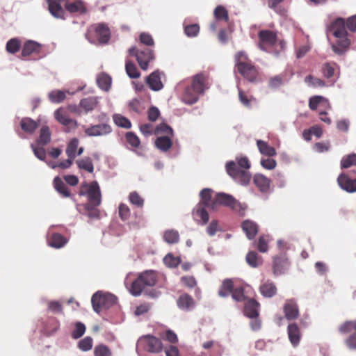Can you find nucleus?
Segmentation results:
<instances>
[{
    "label": "nucleus",
    "mask_w": 356,
    "mask_h": 356,
    "mask_svg": "<svg viewBox=\"0 0 356 356\" xmlns=\"http://www.w3.org/2000/svg\"><path fill=\"white\" fill-rule=\"evenodd\" d=\"M124 285L128 291L135 297L142 294L148 287L157 282V273L153 270H147L138 274L130 272L124 279Z\"/></svg>",
    "instance_id": "nucleus-1"
},
{
    "label": "nucleus",
    "mask_w": 356,
    "mask_h": 356,
    "mask_svg": "<svg viewBox=\"0 0 356 356\" xmlns=\"http://www.w3.org/2000/svg\"><path fill=\"white\" fill-rule=\"evenodd\" d=\"M47 3L50 13L58 19L64 18L63 4L66 10L76 15H84L88 11L85 3L81 0H47Z\"/></svg>",
    "instance_id": "nucleus-2"
},
{
    "label": "nucleus",
    "mask_w": 356,
    "mask_h": 356,
    "mask_svg": "<svg viewBox=\"0 0 356 356\" xmlns=\"http://www.w3.org/2000/svg\"><path fill=\"white\" fill-rule=\"evenodd\" d=\"M250 163L246 156L236 157V161H229L226 163L227 174L236 181L241 185H248L251 179V175L248 171Z\"/></svg>",
    "instance_id": "nucleus-3"
},
{
    "label": "nucleus",
    "mask_w": 356,
    "mask_h": 356,
    "mask_svg": "<svg viewBox=\"0 0 356 356\" xmlns=\"http://www.w3.org/2000/svg\"><path fill=\"white\" fill-rule=\"evenodd\" d=\"M235 67L238 72L251 83L259 81V72L257 67L244 51H239L234 55Z\"/></svg>",
    "instance_id": "nucleus-4"
},
{
    "label": "nucleus",
    "mask_w": 356,
    "mask_h": 356,
    "mask_svg": "<svg viewBox=\"0 0 356 356\" xmlns=\"http://www.w3.org/2000/svg\"><path fill=\"white\" fill-rule=\"evenodd\" d=\"M330 31L338 39L337 44L332 45L333 51L338 54H343L350 44V41L347 37L348 33L344 19L341 17L336 19L331 24Z\"/></svg>",
    "instance_id": "nucleus-5"
},
{
    "label": "nucleus",
    "mask_w": 356,
    "mask_h": 356,
    "mask_svg": "<svg viewBox=\"0 0 356 356\" xmlns=\"http://www.w3.org/2000/svg\"><path fill=\"white\" fill-rule=\"evenodd\" d=\"M81 195H86L88 197V204L85 207L89 209L90 207H97L100 205L102 202V195L100 188L97 181H92L90 184H83L81 186Z\"/></svg>",
    "instance_id": "nucleus-6"
},
{
    "label": "nucleus",
    "mask_w": 356,
    "mask_h": 356,
    "mask_svg": "<svg viewBox=\"0 0 356 356\" xmlns=\"http://www.w3.org/2000/svg\"><path fill=\"white\" fill-rule=\"evenodd\" d=\"M219 206L227 207L238 212L245 209L244 207L232 195L225 193H218L213 200L212 210H217Z\"/></svg>",
    "instance_id": "nucleus-7"
},
{
    "label": "nucleus",
    "mask_w": 356,
    "mask_h": 356,
    "mask_svg": "<svg viewBox=\"0 0 356 356\" xmlns=\"http://www.w3.org/2000/svg\"><path fill=\"white\" fill-rule=\"evenodd\" d=\"M117 298L109 293L97 291L93 294L91 302L93 309L99 313L102 309H108L116 303Z\"/></svg>",
    "instance_id": "nucleus-8"
},
{
    "label": "nucleus",
    "mask_w": 356,
    "mask_h": 356,
    "mask_svg": "<svg viewBox=\"0 0 356 356\" xmlns=\"http://www.w3.org/2000/svg\"><path fill=\"white\" fill-rule=\"evenodd\" d=\"M339 331L343 334L350 333L346 339L345 343L348 348L356 349V321L344 322L339 326Z\"/></svg>",
    "instance_id": "nucleus-9"
},
{
    "label": "nucleus",
    "mask_w": 356,
    "mask_h": 356,
    "mask_svg": "<svg viewBox=\"0 0 356 356\" xmlns=\"http://www.w3.org/2000/svg\"><path fill=\"white\" fill-rule=\"evenodd\" d=\"M137 346L149 353H159L163 346L161 341L152 335H146L140 337L137 342Z\"/></svg>",
    "instance_id": "nucleus-10"
},
{
    "label": "nucleus",
    "mask_w": 356,
    "mask_h": 356,
    "mask_svg": "<svg viewBox=\"0 0 356 356\" xmlns=\"http://www.w3.org/2000/svg\"><path fill=\"white\" fill-rule=\"evenodd\" d=\"M129 52L136 57L138 65L143 70H147L149 63L154 58L153 51L147 49L138 51L136 47H131L129 49Z\"/></svg>",
    "instance_id": "nucleus-11"
},
{
    "label": "nucleus",
    "mask_w": 356,
    "mask_h": 356,
    "mask_svg": "<svg viewBox=\"0 0 356 356\" xmlns=\"http://www.w3.org/2000/svg\"><path fill=\"white\" fill-rule=\"evenodd\" d=\"M259 47L266 51L268 47L273 46L277 42V34L270 30H261L258 33Z\"/></svg>",
    "instance_id": "nucleus-12"
},
{
    "label": "nucleus",
    "mask_w": 356,
    "mask_h": 356,
    "mask_svg": "<svg viewBox=\"0 0 356 356\" xmlns=\"http://www.w3.org/2000/svg\"><path fill=\"white\" fill-rule=\"evenodd\" d=\"M191 88L193 92L202 95L209 88V76L203 72L193 77Z\"/></svg>",
    "instance_id": "nucleus-13"
},
{
    "label": "nucleus",
    "mask_w": 356,
    "mask_h": 356,
    "mask_svg": "<svg viewBox=\"0 0 356 356\" xmlns=\"http://www.w3.org/2000/svg\"><path fill=\"white\" fill-rule=\"evenodd\" d=\"M289 266L287 258L284 254L273 257V272L275 276L284 273Z\"/></svg>",
    "instance_id": "nucleus-14"
},
{
    "label": "nucleus",
    "mask_w": 356,
    "mask_h": 356,
    "mask_svg": "<svg viewBox=\"0 0 356 356\" xmlns=\"http://www.w3.org/2000/svg\"><path fill=\"white\" fill-rule=\"evenodd\" d=\"M112 128L107 124H99L92 125L85 129V133L88 136H103L109 134Z\"/></svg>",
    "instance_id": "nucleus-15"
},
{
    "label": "nucleus",
    "mask_w": 356,
    "mask_h": 356,
    "mask_svg": "<svg viewBox=\"0 0 356 356\" xmlns=\"http://www.w3.org/2000/svg\"><path fill=\"white\" fill-rule=\"evenodd\" d=\"M283 310L285 318L289 321L296 320L300 315L298 306L296 302L293 299H289L286 301Z\"/></svg>",
    "instance_id": "nucleus-16"
},
{
    "label": "nucleus",
    "mask_w": 356,
    "mask_h": 356,
    "mask_svg": "<svg viewBox=\"0 0 356 356\" xmlns=\"http://www.w3.org/2000/svg\"><path fill=\"white\" fill-rule=\"evenodd\" d=\"M55 118L65 127V131L69 132L74 129L77 123L67 113H55Z\"/></svg>",
    "instance_id": "nucleus-17"
},
{
    "label": "nucleus",
    "mask_w": 356,
    "mask_h": 356,
    "mask_svg": "<svg viewBox=\"0 0 356 356\" xmlns=\"http://www.w3.org/2000/svg\"><path fill=\"white\" fill-rule=\"evenodd\" d=\"M289 339L293 347L298 346L300 339V330L296 323H289L287 327Z\"/></svg>",
    "instance_id": "nucleus-18"
},
{
    "label": "nucleus",
    "mask_w": 356,
    "mask_h": 356,
    "mask_svg": "<svg viewBox=\"0 0 356 356\" xmlns=\"http://www.w3.org/2000/svg\"><path fill=\"white\" fill-rule=\"evenodd\" d=\"M337 181L340 187L348 193H353L356 191V179H352L348 177L346 174H341Z\"/></svg>",
    "instance_id": "nucleus-19"
},
{
    "label": "nucleus",
    "mask_w": 356,
    "mask_h": 356,
    "mask_svg": "<svg viewBox=\"0 0 356 356\" xmlns=\"http://www.w3.org/2000/svg\"><path fill=\"white\" fill-rule=\"evenodd\" d=\"M146 83L149 88L154 91L161 90L163 88V83L161 80L160 72L155 71L146 77Z\"/></svg>",
    "instance_id": "nucleus-20"
},
{
    "label": "nucleus",
    "mask_w": 356,
    "mask_h": 356,
    "mask_svg": "<svg viewBox=\"0 0 356 356\" xmlns=\"http://www.w3.org/2000/svg\"><path fill=\"white\" fill-rule=\"evenodd\" d=\"M259 303L254 299H249L244 306V314L250 318L259 316Z\"/></svg>",
    "instance_id": "nucleus-21"
},
{
    "label": "nucleus",
    "mask_w": 356,
    "mask_h": 356,
    "mask_svg": "<svg viewBox=\"0 0 356 356\" xmlns=\"http://www.w3.org/2000/svg\"><path fill=\"white\" fill-rule=\"evenodd\" d=\"M254 184L261 193H268L270 190V180L261 174H257L253 179Z\"/></svg>",
    "instance_id": "nucleus-22"
},
{
    "label": "nucleus",
    "mask_w": 356,
    "mask_h": 356,
    "mask_svg": "<svg viewBox=\"0 0 356 356\" xmlns=\"http://www.w3.org/2000/svg\"><path fill=\"white\" fill-rule=\"evenodd\" d=\"M241 227L250 240L253 239L258 233L257 224L250 220H244L241 224Z\"/></svg>",
    "instance_id": "nucleus-23"
},
{
    "label": "nucleus",
    "mask_w": 356,
    "mask_h": 356,
    "mask_svg": "<svg viewBox=\"0 0 356 356\" xmlns=\"http://www.w3.org/2000/svg\"><path fill=\"white\" fill-rule=\"evenodd\" d=\"M277 287L274 282L267 280L259 286L261 294L265 298H272L277 293Z\"/></svg>",
    "instance_id": "nucleus-24"
},
{
    "label": "nucleus",
    "mask_w": 356,
    "mask_h": 356,
    "mask_svg": "<svg viewBox=\"0 0 356 356\" xmlns=\"http://www.w3.org/2000/svg\"><path fill=\"white\" fill-rule=\"evenodd\" d=\"M206 206L197 204L193 211L195 219L201 220L202 225L206 224L209 219V216L206 210Z\"/></svg>",
    "instance_id": "nucleus-25"
},
{
    "label": "nucleus",
    "mask_w": 356,
    "mask_h": 356,
    "mask_svg": "<svg viewBox=\"0 0 356 356\" xmlns=\"http://www.w3.org/2000/svg\"><path fill=\"white\" fill-rule=\"evenodd\" d=\"M67 238L58 233L52 234L51 236L47 239L48 245L57 249L63 248L67 243Z\"/></svg>",
    "instance_id": "nucleus-26"
},
{
    "label": "nucleus",
    "mask_w": 356,
    "mask_h": 356,
    "mask_svg": "<svg viewBox=\"0 0 356 356\" xmlns=\"http://www.w3.org/2000/svg\"><path fill=\"white\" fill-rule=\"evenodd\" d=\"M234 287L233 280L232 279H225L222 281L218 289V294L222 298H227L230 294L232 295Z\"/></svg>",
    "instance_id": "nucleus-27"
},
{
    "label": "nucleus",
    "mask_w": 356,
    "mask_h": 356,
    "mask_svg": "<svg viewBox=\"0 0 356 356\" xmlns=\"http://www.w3.org/2000/svg\"><path fill=\"white\" fill-rule=\"evenodd\" d=\"M328 101L321 96H314L309 99V106L311 110H316L318 108H326L328 106Z\"/></svg>",
    "instance_id": "nucleus-28"
},
{
    "label": "nucleus",
    "mask_w": 356,
    "mask_h": 356,
    "mask_svg": "<svg viewBox=\"0 0 356 356\" xmlns=\"http://www.w3.org/2000/svg\"><path fill=\"white\" fill-rule=\"evenodd\" d=\"M213 190L211 188H205L200 193V201L198 204L206 206L212 209L213 200L212 197Z\"/></svg>",
    "instance_id": "nucleus-29"
},
{
    "label": "nucleus",
    "mask_w": 356,
    "mask_h": 356,
    "mask_svg": "<svg viewBox=\"0 0 356 356\" xmlns=\"http://www.w3.org/2000/svg\"><path fill=\"white\" fill-rule=\"evenodd\" d=\"M95 33L100 43H106L110 39V31L104 24H100L96 27Z\"/></svg>",
    "instance_id": "nucleus-30"
},
{
    "label": "nucleus",
    "mask_w": 356,
    "mask_h": 356,
    "mask_svg": "<svg viewBox=\"0 0 356 356\" xmlns=\"http://www.w3.org/2000/svg\"><path fill=\"white\" fill-rule=\"evenodd\" d=\"M22 129L29 134H33L38 127L39 122L29 118H22L20 122Z\"/></svg>",
    "instance_id": "nucleus-31"
},
{
    "label": "nucleus",
    "mask_w": 356,
    "mask_h": 356,
    "mask_svg": "<svg viewBox=\"0 0 356 356\" xmlns=\"http://www.w3.org/2000/svg\"><path fill=\"white\" fill-rule=\"evenodd\" d=\"M257 145L259 152L263 155L270 157L277 154L275 149L262 140H257Z\"/></svg>",
    "instance_id": "nucleus-32"
},
{
    "label": "nucleus",
    "mask_w": 356,
    "mask_h": 356,
    "mask_svg": "<svg viewBox=\"0 0 356 356\" xmlns=\"http://www.w3.org/2000/svg\"><path fill=\"white\" fill-rule=\"evenodd\" d=\"M172 140L169 136H158L154 145L159 150L167 152L172 147Z\"/></svg>",
    "instance_id": "nucleus-33"
},
{
    "label": "nucleus",
    "mask_w": 356,
    "mask_h": 356,
    "mask_svg": "<svg viewBox=\"0 0 356 356\" xmlns=\"http://www.w3.org/2000/svg\"><path fill=\"white\" fill-rule=\"evenodd\" d=\"M67 94L72 95V93H70L68 90H54L49 92L48 97L50 102L58 104L66 98Z\"/></svg>",
    "instance_id": "nucleus-34"
},
{
    "label": "nucleus",
    "mask_w": 356,
    "mask_h": 356,
    "mask_svg": "<svg viewBox=\"0 0 356 356\" xmlns=\"http://www.w3.org/2000/svg\"><path fill=\"white\" fill-rule=\"evenodd\" d=\"M195 306L193 298L188 294L184 293L179 296V308L186 311L193 309Z\"/></svg>",
    "instance_id": "nucleus-35"
},
{
    "label": "nucleus",
    "mask_w": 356,
    "mask_h": 356,
    "mask_svg": "<svg viewBox=\"0 0 356 356\" xmlns=\"http://www.w3.org/2000/svg\"><path fill=\"white\" fill-rule=\"evenodd\" d=\"M98 86L103 90L108 91L111 85V77L105 73H102L97 77Z\"/></svg>",
    "instance_id": "nucleus-36"
},
{
    "label": "nucleus",
    "mask_w": 356,
    "mask_h": 356,
    "mask_svg": "<svg viewBox=\"0 0 356 356\" xmlns=\"http://www.w3.org/2000/svg\"><path fill=\"white\" fill-rule=\"evenodd\" d=\"M213 15L217 21L227 22L229 19L228 10L223 6L219 5L213 10Z\"/></svg>",
    "instance_id": "nucleus-37"
},
{
    "label": "nucleus",
    "mask_w": 356,
    "mask_h": 356,
    "mask_svg": "<svg viewBox=\"0 0 356 356\" xmlns=\"http://www.w3.org/2000/svg\"><path fill=\"white\" fill-rule=\"evenodd\" d=\"M200 95L197 92H193L191 87L186 88L182 96V101L188 104H193L198 99Z\"/></svg>",
    "instance_id": "nucleus-38"
},
{
    "label": "nucleus",
    "mask_w": 356,
    "mask_h": 356,
    "mask_svg": "<svg viewBox=\"0 0 356 356\" xmlns=\"http://www.w3.org/2000/svg\"><path fill=\"white\" fill-rule=\"evenodd\" d=\"M80 104L85 111H90L98 108V100L97 98L95 97H90L82 99Z\"/></svg>",
    "instance_id": "nucleus-39"
},
{
    "label": "nucleus",
    "mask_w": 356,
    "mask_h": 356,
    "mask_svg": "<svg viewBox=\"0 0 356 356\" xmlns=\"http://www.w3.org/2000/svg\"><path fill=\"white\" fill-rule=\"evenodd\" d=\"M54 185L55 189L64 197H67L70 196V193L68 190V188L65 184V183L62 181V179L56 177L54 179Z\"/></svg>",
    "instance_id": "nucleus-40"
},
{
    "label": "nucleus",
    "mask_w": 356,
    "mask_h": 356,
    "mask_svg": "<svg viewBox=\"0 0 356 356\" xmlns=\"http://www.w3.org/2000/svg\"><path fill=\"white\" fill-rule=\"evenodd\" d=\"M51 131L47 126H42L40 131V136L38 139V144L46 145L51 141Z\"/></svg>",
    "instance_id": "nucleus-41"
},
{
    "label": "nucleus",
    "mask_w": 356,
    "mask_h": 356,
    "mask_svg": "<svg viewBox=\"0 0 356 356\" xmlns=\"http://www.w3.org/2000/svg\"><path fill=\"white\" fill-rule=\"evenodd\" d=\"M78 168L84 170L88 172L92 173L94 171V165L90 157H85L76 161Z\"/></svg>",
    "instance_id": "nucleus-42"
},
{
    "label": "nucleus",
    "mask_w": 356,
    "mask_h": 356,
    "mask_svg": "<svg viewBox=\"0 0 356 356\" xmlns=\"http://www.w3.org/2000/svg\"><path fill=\"white\" fill-rule=\"evenodd\" d=\"M246 261L252 268H257L262 264L261 258L254 251H250L247 254Z\"/></svg>",
    "instance_id": "nucleus-43"
},
{
    "label": "nucleus",
    "mask_w": 356,
    "mask_h": 356,
    "mask_svg": "<svg viewBox=\"0 0 356 356\" xmlns=\"http://www.w3.org/2000/svg\"><path fill=\"white\" fill-rule=\"evenodd\" d=\"M40 45L32 40L26 42L22 48V54L23 56H27L33 52L38 51Z\"/></svg>",
    "instance_id": "nucleus-44"
},
{
    "label": "nucleus",
    "mask_w": 356,
    "mask_h": 356,
    "mask_svg": "<svg viewBox=\"0 0 356 356\" xmlns=\"http://www.w3.org/2000/svg\"><path fill=\"white\" fill-rule=\"evenodd\" d=\"M285 74H281L272 76L268 80V86L272 89H277L282 86L285 81Z\"/></svg>",
    "instance_id": "nucleus-45"
},
{
    "label": "nucleus",
    "mask_w": 356,
    "mask_h": 356,
    "mask_svg": "<svg viewBox=\"0 0 356 356\" xmlns=\"http://www.w3.org/2000/svg\"><path fill=\"white\" fill-rule=\"evenodd\" d=\"M125 140L131 149L138 148L140 145V139L134 132H127L125 134Z\"/></svg>",
    "instance_id": "nucleus-46"
},
{
    "label": "nucleus",
    "mask_w": 356,
    "mask_h": 356,
    "mask_svg": "<svg viewBox=\"0 0 356 356\" xmlns=\"http://www.w3.org/2000/svg\"><path fill=\"white\" fill-rule=\"evenodd\" d=\"M232 298L236 302H243L247 297L245 295V287L243 285L234 287Z\"/></svg>",
    "instance_id": "nucleus-47"
},
{
    "label": "nucleus",
    "mask_w": 356,
    "mask_h": 356,
    "mask_svg": "<svg viewBox=\"0 0 356 356\" xmlns=\"http://www.w3.org/2000/svg\"><path fill=\"white\" fill-rule=\"evenodd\" d=\"M79 146V140L76 138L71 139L66 148L67 157L75 159L76 150Z\"/></svg>",
    "instance_id": "nucleus-48"
},
{
    "label": "nucleus",
    "mask_w": 356,
    "mask_h": 356,
    "mask_svg": "<svg viewBox=\"0 0 356 356\" xmlns=\"http://www.w3.org/2000/svg\"><path fill=\"white\" fill-rule=\"evenodd\" d=\"M115 124L120 127L129 129L131 127V123L127 118L120 114H115L113 116Z\"/></svg>",
    "instance_id": "nucleus-49"
},
{
    "label": "nucleus",
    "mask_w": 356,
    "mask_h": 356,
    "mask_svg": "<svg viewBox=\"0 0 356 356\" xmlns=\"http://www.w3.org/2000/svg\"><path fill=\"white\" fill-rule=\"evenodd\" d=\"M337 66V64L335 63H325L322 65V73L323 76L327 78L330 79L332 77L334 74L335 71V67Z\"/></svg>",
    "instance_id": "nucleus-50"
},
{
    "label": "nucleus",
    "mask_w": 356,
    "mask_h": 356,
    "mask_svg": "<svg viewBox=\"0 0 356 356\" xmlns=\"http://www.w3.org/2000/svg\"><path fill=\"white\" fill-rule=\"evenodd\" d=\"M93 345V339L91 337H86L78 342V348L83 351L87 352L92 349Z\"/></svg>",
    "instance_id": "nucleus-51"
},
{
    "label": "nucleus",
    "mask_w": 356,
    "mask_h": 356,
    "mask_svg": "<svg viewBox=\"0 0 356 356\" xmlns=\"http://www.w3.org/2000/svg\"><path fill=\"white\" fill-rule=\"evenodd\" d=\"M125 70L127 75L131 79L138 78L140 75L134 63L129 60L126 62Z\"/></svg>",
    "instance_id": "nucleus-52"
},
{
    "label": "nucleus",
    "mask_w": 356,
    "mask_h": 356,
    "mask_svg": "<svg viewBox=\"0 0 356 356\" xmlns=\"http://www.w3.org/2000/svg\"><path fill=\"white\" fill-rule=\"evenodd\" d=\"M118 214L122 221H127L131 216V210L126 204L120 203L118 207Z\"/></svg>",
    "instance_id": "nucleus-53"
},
{
    "label": "nucleus",
    "mask_w": 356,
    "mask_h": 356,
    "mask_svg": "<svg viewBox=\"0 0 356 356\" xmlns=\"http://www.w3.org/2000/svg\"><path fill=\"white\" fill-rule=\"evenodd\" d=\"M20 41L17 38H12L6 44V51L10 54L17 53L20 49Z\"/></svg>",
    "instance_id": "nucleus-54"
},
{
    "label": "nucleus",
    "mask_w": 356,
    "mask_h": 356,
    "mask_svg": "<svg viewBox=\"0 0 356 356\" xmlns=\"http://www.w3.org/2000/svg\"><path fill=\"white\" fill-rule=\"evenodd\" d=\"M95 356H112V352L110 348L104 344H99L95 347Z\"/></svg>",
    "instance_id": "nucleus-55"
},
{
    "label": "nucleus",
    "mask_w": 356,
    "mask_h": 356,
    "mask_svg": "<svg viewBox=\"0 0 356 356\" xmlns=\"http://www.w3.org/2000/svg\"><path fill=\"white\" fill-rule=\"evenodd\" d=\"M284 0H268V5L269 8L274 10L277 13L282 16L286 15L287 10L282 7H279L278 4L284 1Z\"/></svg>",
    "instance_id": "nucleus-56"
},
{
    "label": "nucleus",
    "mask_w": 356,
    "mask_h": 356,
    "mask_svg": "<svg viewBox=\"0 0 356 356\" xmlns=\"http://www.w3.org/2000/svg\"><path fill=\"white\" fill-rule=\"evenodd\" d=\"M184 30L188 37H195L200 31V26L197 24L186 25L184 23Z\"/></svg>",
    "instance_id": "nucleus-57"
},
{
    "label": "nucleus",
    "mask_w": 356,
    "mask_h": 356,
    "mask_svg": "<svg viewBox=\"0 0 356 356\" xmlns=\"http://www.w3.org/2000/svg\"><path fill=\"white\" fill-rule=\"evenodd\" d=\"M353 165H356V154H351L345 156L341 161V168H348Z\"/></svg>",
    "instance_id": "nucleus-58"
},
{
    "label": "nucleus",
    "mask_w": 356,
    "mask_h": 356,
    "mask_svg": "<svg viewBox=\"0 0 356 356\" xmlns=\"http://www.w3.org/2000/svg\"><path fill=\"white\" fill-rule=\"evenodd\" d=\"M86 326L81 322H76L75 323L74 329L72 332V337L74 339H79L86 332Z\"/></svg>",
    "instance_id": "nucleus-59"
},
{
    "label": "nucleus",
    "mask_w": 356,
    "mask_h": 356,
    "mask_svg": "<svg viewBox=\"0 0 356 356\" xmlns=\"http://www.w3.org/2000/svg\"><path fill=\"white\" fill-rule=\"evenodd\" d=\"M305 82L307 83L309 86H313L314 88H322L325 86L324 81L318 78H316L312 75H308L306 76Z\"/></svg>",
    "instance_id": "nucleus-60"
},
{
    "label": "nucleus",
    "mask_w": 356,
    "mask_h": 356,
    "mask_svg": "<svg viewBox=\"0 0 356 356\" xmlns=\"http://www.w3.org/2000/svg\"><path fill=\"white\" fill-rule=\"evenodd\" d=\"M129 200L130 202L138 207H143L144 204V200L136 192H131L129 195Z\"/></svg>",
    "instance_id": "nucleus-61"
},
{
    "label": "nucleus",
    "mask_w": 356,
    "mask_h": 356,
    "mask_svg": "<svg viewBox=\"0 0 356 356\" xmlns=\"http://www.w3.org/2000/svg\"><path fill=\"white\" fill-rule=\"evenodd\" d=\"M163 263L168 268H176L178 266V257L168 253L163 258Z\"/></svg>",
    "instance_id": "nucleus-62"
},
{
    "label": "nucleus",
    "mask_w": 356,
    "mask_h": 356,
    "mask_svg": "<svg viewBox=\"0 0 356 356\" xmlns=\"http://www.w3.org/2000/svg\"><path fill=\"white\" fill-rule=\"evenodd\" d=\"M163 239L168 243H175L178 240V234L175 230H167L163 234Z\"/></svg>",
    "instance_id": "nucleus-63"
},
{
    "label": "nucleus",
    "mask_w": 356,
    "mask_h": 356,
    "mask_svg": "<svg viewBox=\"0 0 356 356\" xmlns=\"http://www.w3.org/2000/svg\"><path fill=\"white\" fill-rule=\"evenodd\" d=\"M268 236H261L257 243V249L260 252H266L268 250Z\"/></svg>",
    "instance_id": "nucleus-64"
}]
</instances>
